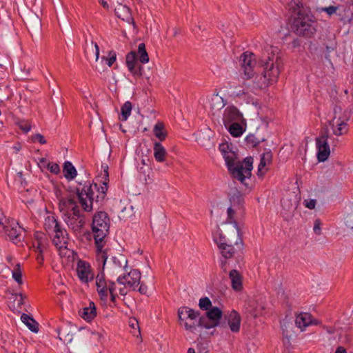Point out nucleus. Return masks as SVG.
<instances>
[{
  "label": "nucleus",
  "mask_w": 353,
  "mask_h": 353,
  "mask_svg": "<svg viewBox=\"0 0 353 353\" xmlns=\"http://www.w3.org/2000/svg\"><path fill=\"white\" fill-rule=\"evenodd\" d=\"M219 149L225 159L232 177L248 187V185L245 181L251 177L254 162L253 158L248 157L243 161H239L237 154L232 150L231 146L227 143H221Z\"/></svg>",
  "instance_id": "f257e3e1"
},
{
  "label": "nucleus",
  "mask_w": 353,
  "mask_h": 353,
  "mask_svg": "<svg viewBox=\"0 0 353 353\" xmlns=\"http://www.w3.org/2000/svg\"><path fill=\"white\" fill-rule=\"evenodd\" d=\"M101 167L103 169L105 181L101 187H99L97 183H92L84 185L81 190L79 188L76 190L79 202L85 212H91L94 208H99L105 199L108 190L107 181L109 177L108 166L102 165Z\"/></svg>",
  "instance_id": "f03ea898"
},
{
  "label": "nucleus",
  "mask_w": 353,
  "mask_h": 353,
  "mask_svg": "<svg viewBox=\"0 0 353 353\" xmlns=\"http://www.w3.org/2000/svg\"><path fill=\"white\" fill-rule=\"evenodd\" d=\"M290 9L292 10V30L296 35L312 37L316 32V22L307 8L298 1L294 2Z\"/></svg>",
  "instance_id": "7ed1b4c3"
},
{
  "label": "nucleus",
  "mask_w": 353,
  "mask_h": 353,
  "mask_svg": "<svg viewBox=\"0 0 353 353\" xmlns=\"http://www.w3.org/2000/svg\"><path fill=\"white\" fill-rule=\"evenodd\" d=\"M59 208L64 215V221L74 233L81 232L85 224V216L80 212L79 206L73 199L62 198Z\"/></svg>",
  "instance_id": "20e7f679"
},
{
  "label": "nucleus",
  "mask_w": 353,
  "mask_h": 353,
  "mask_svg": "<svg viewBox=\"0 0 353 353\" xmlns=\"http://www.w3.org/2000/svg\"><path fill=\"white\" fill-rule=\"evenodd\" d=\"M276 52H277V49L268 46L261 58L260 63L263 68L264 83L272 84L277 81L280 73L281 59L279 55L276 54Z\"/></svg>",
  "instance_id": "39448f33"
},
{
  "label": "nucleus",
  "mask_w": 353,
  "mask_h": 353,
  "mask_svg": "<svg viewBox=\"0 0 353 353\" xmlns=\"http://www.w3.org/2000/svg\"><path fill=\"white\" fill-rule=\"evenodd\" d=\"M233 231V239H230L225 234H219L214 236V241L218 245L222 256L225 259H230L233 256L236 250L243 249L242 239L240 236V229L236 226Z\"/></svg>",
  "instance_id": "423d86ee"
},
{
  "label": "nucleus",
  "mask_w": 353,
  "mask_h": 353,
  "mask_svg": "<svg viewBox=\"0 0 353 353\" xmlns=\"http://www.w3.org/2000/svg\"><path fill=\"white\" fill-rule=\"evenodd\" d=\"M110 219L105 212L96 213L92 218V231L94 234L96 248L99 250L105 244V238L109 233Z\"/></svg>",
  "instance_id": "0eeeda50"
},
{
  "label": "nucleus",
  "mask_w": 353,
  "mask_h": 353,
  "mask_svg": "<svg viewBox=\"0 0 353 353\" xmlns=\"http://www.w3.org/2000/svg\"><path fill=\"white\" fill-rule=\"evenodd\" d=\"M179 323L186 331L194 333L198 325L200 312L188 307H180L177 312Z\"/></svg>",
  "instance_id": "6e6552de"
},
{
  "label": "nucleus",
  "mask_w": 353,
  "mask_h": 353,
  "mask_svg": "<svg viewBox=\"0 0 353 353\" xmlns=\"http://www.w3.org/2000/svg\"><path fill=\"white\" fill-rule=\"evenodd\" d=\"M223 316L219 307H212L205 313V315L199 317L198 320L199 327L210 329L219 326L225 328L226 323L223 322Z\"/></svg>",
  "instance_id": "1a4fd4ad"
},
{
  "label": "nucleus",
  "mask_w": 353,
  "mask_h": 353,
  "mask_svg": "<svg viewBox=\"0 0 353 353\" xmlns=\"http://www.w3.org/2000/svg\"><path fill=\"white\" fill-rule=\"evenodd\" d=\"M298 203V198L294 192L288 193L281 199V214L285 219L288 220L293 216L294 212L297 208Z\"/></svg>",
  "instance_id": "9d476101"
},
{
  "label": "nucleus",
  "mask_w": 353,
  "mask_h": 353,
  "mask_svg": "<svg viewBox=\"0 0 353 353\" xmlns=\"http://www.w3.org/2000/svg\"><path fill=\"white\" fill-rule=\"evenodd\" d=\"M328 138V131L327 129H325L321 136L316 139L318 149L317 158L320 162L326 161L330 154V145L327 141Z\"/></svg>",
  "instance_id": "9b49d317"
},
{
  "label": "nucleus",
  "mask_w": 353,
  "mask_h": 353,
  "mask_svg": "<svg viewBox=\"0 0 353 353\" xmlns=\"http://www.w3.org/2000/svg\"><path fill=\"white\" fill-rule=\"evenodd\" d=\"M0 232H4L10 239V240L14 241V243H17L21 241V230L24 229L19 225L18 223L8 222L4 224L0 221Z\"/></svg>",
  "instance_id": "f8f14e48"
},
{
  "label": "nucleus",
  "mask_w": 353,
  "mask_h": 353,
  "mask_svg": "<svg viewBox=\"0 0 353 353\" xmlns=\"http://www.w3.org/2000/svg\"><path fill=\"white\" fill-rule=\"evenodd\" d=\"M254 54L252 52H245L240 57V61L242 70L243 71L244 78L246 79L253 77L254 67L255 65Z\"/></svg>",
  "instance_id": "ddd939ff"
},
{
  "label": "nucleus",
  "mask_w": 353,
  "mask_h": 353,
  "mask_svg": "<svg viewBox=\"0 0 353 353\" xmlns=\"http://www.w3.org/2000/svg\"><path fill=\"white\" fill-rule=\"evenodd\" d=\"M125 63L128 70L134 77H140L143 75V68L138 63L137 53L134 51L127 54Z\"/></svg>",
  "instance_id": "4468645a"
},
{
  "label": "nucleus",
  "mask_w": 353,
  "mask_h": 353,
  "mask_svg": "<svg viewBox=\"0 0 353 353\" xmlns=\"http://www.w3.org/2000/svg\"><path fill=\"white\" fill-rule=\"evenodd\" d=\"M223 121L224 125H228L235 122H243V118L242 114L235 106L230 105L223 111Z\"/></svg>",
  "instance_id": "2eb2a0df"
},
{
  "label": "nucleus",
  "mask_w": 353,
  "mask_h": 353,
  "mask_svg": "<svg viewBox=\"0 0 353 353\" xmlns=\"http://www.w3.org/2000/svg\"><path fill=\"white\" fill-rule=\"evenodd\" d=\"M223 322H225L226 327H230L232 332H238L240 330L241 316L239 314L232 310L228 314H225L223 318Z\"/></svg>",
  "instance_id": "dca6fc26"
},
{
  "label": "nucleus",
  "mask_w": 353,
  "mask_h": 353,
  "mask_svg": "<svg viewBox=\"0 0 353 353\" xmlns=\"http://www.w3.org/2000/svg\"><path fill=\"white\" fill-rule=\"evenodd\" d=\"M296 325L303 331L305 328L310 325H317L319 321L313 319L312 315L308 312H301L296 317Z\"/></svg>",
  "instance_id": "f3484780"
},
{
  "label": "nucleus",
  "mask_w": 353,
  "mask_h": 353,
  "mask_svg": "<svg viewBox=\"0 0 353 353\" xmlns=\"http://www.w3.org/2000/svg\"><path fill=\"white\" fill-rule=\"evenodd\" d=\"M48 246V239L47 236L41 232L34 233V242L33 247L36 252L43 253Z\"/></svg>",
  "instance_id": "a211bd4d"
},
{
  "label": "nucleus",
  "mask_w": 353,
  "mask_h": 353,
  "mask_svg": "<svg viewBox=\"0 0 353 353\" xmlns=\"http://www.w3.org/2000/svg\"><path fill=\"white\" fill-rule=\"evenodd\" d=\"M77 271L79 278L82 282L88 283L93 279V274L90 271V265L83 261H80L78 263Z\"/></svg>",
  "instance_id": "6ab92c4d"
},
{
  "label": "nucleus",
  "mask_w": 353,
  "mask_h": 353,
  "mask_svg": "<svg viewBox=\"0 0 353 353\" xmlns=\"http://www.w3.org/2000/svg\"><path fill=\"white\" fill-rule=\"evenodd\" d=\"M108 281L104 279L103 274H98L96 277V285L97 292L102 301H107L108 296Z\"/></svg>",
  "instance_id": "aec40b11"
},
{
  "label": "nucleus",
  "mask_w": 353,
  "mask_h": 353,
  "mask_svg": "<svg viewBox=\"0 0 353 353\" xmlns=\"http://www.w3.org/2000/svg\"><path fill=\"white\" fill-rule=\"evenodd\" d=\"M113 265L110 269V274L116 276L122 268L126 270L128 266V260L123 254H119L118 256L112 257Z\"/></svg>",
  "instance_id": "412c9836"
},
{
  "label": "nucleus",
  "mask_w": 353,
  "mask_h": 353,
  "mask_svg": "<svg viewBox=\"0 0 353 353\" xmlns=\"http://www.w3.org/2000/svg\"><path fill=\"white\" fill-rule=\"evenodd\" d=\"M247 312L253 318H256L263 314L264 306L254 299H250L246 303Z\"/></svg>",
  "instance_id": "4be33fe9"
},
{
  "label": "nucleus",
  "mask_w": 353,
  "mask_h": 353,
  "mask_svg": "<svg viewBox=\"0 0 353 353\" xmlns=\"http://www.w3.org/2000/svg\"><path fill=\"white\" fill-rule=\"evenodd\" d=\"M115 14L117 17L129 23H134V19L132 16L130 9L122 3H118L114 8Z\"/></svg>",
  "instance_id": "5701e85b"
},
{
  "label": "nucleus",
  "mask_w": 353,
  "mask_h": 353,
  "mask_svg": "<svg viewBox=\"0 0 353 353\" xmlns=\"http://www.w3.org/2000/svg\"><path fill=\"white\" fill-rule=\"evenodd\" d=\"M341 108L339 107H336L334 109V117L333 118V125L334 124L337 125V128L333 129V132L335 135L339 136L343 134V128L346 125L345 121L348 120V117L345 116V118L341 119V117L337 118V114L341 112Z\"/></svg>",
  "instance_id": "b1692460"
},
{
  "label": "nucleus",
  "mask_w": 353,
  "mask_h": 353,
  "mask_svg": "<svg viewBox=\"0 0 353 353\" xmlns=\"http://www.w3.org/2000/svg\"><path fill=\"white\" fill-rule=\"evenodd\" d=\"M79 315L85 321H91L97 316L95 304L90 301L88 306L83 307L79 311Z\"/></svg>",
  "instance_id": "393cba45"
},
{
  "label": "nucleus",
  "mask_w": 353,
  "mask_h": 353,
  "mask_svg": "<svg viewBox=\"0 0 353 353\" xmlns=\"http://www.w3.org/2000/svg\"><path fill=\"white\" fill-rule=\"evenodd\" d=\"M26 26L32 30H39L41 27V20L33 12H30L26 17Z\"/></svg>",
  "instance_id": "a878e982"
},
{
  "label": "nucleus",
  "mask_w": 353,
  "mask_h": 353,
  "mask_svg": "<svg viewBox=\"0 0 353 353\" xmlns=\"http://www.w3.org/2000/svg\"><path fill=\"white\" fill-rule=\"evenodd\" d=\"M128 279H131L133 280V282L131 281H126L125 283L127 284V287L131 288L133 290H136V288L140 284L141 280V272L139 270H132L128 274H126Z\"/></svg>",
  "instance_id": "bb28decb"
},
{
  "label": "nucleus",
  "mask_w": 353,
  "mask_h": 353,
  "mask_svg": "<svg viewBox=\"0 0 353 353\" xmlns=\"http://www.w3.org/2000/svg\"><path fill=\"white\" fill-rule=\"evenodd\" d=\"M154 157L157 162H163L167 156V151L163 145L160 142H154Z\"/></svg>",
  "instance_id": "cd10ccee"
},
{
  "label": "nucleus",
  "mask_w": 353,
  "mask_h": 353,
  "mask_svg": "<svg viewBox=\"0 0 353 353\" xmlns=\"http://www.w3.org/2000/svg\"><path fill=\"white\" fill-rule=\"evenodd\" d=\"M63 172L65 178L68 181L73 180L77 175V171L70 161L63 163Z\"/></svg>",
  "instance_id": "c85d7f7f"
},
{
  "label": "nucleus",
  "mask_w": 353,
  "mask_h": 353,
  "mask_svg": "<svg viewBox=\"0 0 353 353\" xmlns=\"http://www.w3.org/2000/svg\"><path fill=\"white\" fill-rule=\"evenodd\" d=\"M21 319L30 331L34 333L38 332L39 323L32 317L23 313L21 316Z\"/></svg>",
  "instance_id": "c756f323"
},
{
  "label": "nucleus",
  "mask_w": 353,
  "mask_h": 353,
  "mask_svg": "<svg viewBox=\"0 0 353 353\" xmlns=\"http://www.w3.org/2000/svg\"><path fill=\"white\" fill-rule=\"evenodd\" d=\"M230 279L232 282V287L236 291H239L242 288L241 277L239 272L236 270H232L229 274Z\"/></svg>",
  "instance_id": "7c9ffc66"
},
{
  "label": "nucleus",
  "mask_w": 353,
  "mask_h": 353,
  "mask_svg": "<svg viewBox=\"0 0 353 353\" xmlns=\"http://www.w3.org/2000/svg\"><path fill=\"white\" fill-rule=\"evenodd\" d=\"M241 122H235L225 127L228 129L230 134L234 137H240L245 131V128L241 123Z\"/></svg>",
  "instance_id": "2f4dec72"
},
{
  "label": "nucleus",
  "mask_w": 353,
  "mask_h": 353,
  "mask_svg": "<svg viewBox=\"0 0 353 353\" xmlns=\"http://www.w3.org/2000/svg\"><path fill=\"white\" fill-rule=\"evenodd\" d=\"M231 207L240 209L243 203V197L240 192L236 191L230 198Z\"/></svg>",
  "instance_id": "473e14b6"
},
{
  "label": "nucleus",
  "mask_w": 353,
  "mask_h": 353,
  "mask_svg": "<svg viewBox=\"0 0 353 353\" xmlns=\"http://www.w3.org/2000/svg\"><path fill=\"white\" fill-rule=\"evenodd\" d=\"M58 336L65 344L71 343L73 339V334L66 327L59 330Z\"/></svg>",
  "instance_id": "72a5a7b5"
},
{
  "label": "nucleus",
  "mask_w": 353,
  "mask_h": 353,
  "mask_svg": "<svg viewBox=\"0 0 353 353\" xmlns=\"http://www.w3.org/2000/svg\"><path fill=\"white\" fill-rule=\"evenodd\" d=\"M163 130L164 124L162 122L156 123L153 130L154 135L161 141H164L167 137V133L164 132Z\"/></svg>",
  "instance_id": "f704fd0d"
},
{
  "label": "nucleus",
  "mask_w": 353,
  "mask_h": 353,
  "mask_svg": "<svg viewBox=\"0 0 353 353\" xmlns=\"http://www.w3.org/2000/svg\"><path fill=\"white\" fill-rule=\"evenodd\" d=\"M59 225V223L57 222V221L53 216H48L45 219L44 226L46 230L48 231V232L50 231H53Z\"/></svg>",
  "instance_id": "c9c22d12"
},
{
  "label": "nucleus",
  "mask_w": 353,
  "mask_h": 353,
  "mask_svg": "<svg viewBox=\"0 0 353 353\" xmlns=\"http://www.w3.org/2000/svg\"><path fill=\"white\" fill-rule=\"evenodd\" d=\"M265 138H258L254 134H250L245 137V142L247 145L252 148L256 147L261 142L265 141Z\"/></svg>",
  "instance_id": "e433bc0d"
},
{
  "label": "nucleus",
  "mask_w": 353,
  "mask_h": 353,
  "mask_svg": "<svg viewBox=\"0 0 353 353\" xmlns=\"http://www.w3.org/2000/svg\"><path fill=\"white\" fill-rule=\"evenodd\" d=\"M132 105L130 101H126L121 106V120L126 121L129 116L130 115L132 110Z\"/></svg>",
  "instance_id": "4c0bfd02"
},
{
  "label": "nucleus",
  "mask_w": 353,
  "mask_h": 353,
  "mask_svg": "<svg viewBox=\"0 0 353 353\" xmlns=\"http://www.w3.org/2000/svg\"><path fill=\"white\" fill-rule=\"evenodd\" d=\"M138 54L139 55V61L142 63H146L149 61V57L145 50V46L141 43L138 46Z\"/></svg>",
  "instance_id": "58836bf2"
},
{
  "label": "nucleus",
  "mask_w": 353,
  "mask_h": 353,
  "mask_svg": "<svg viewBox=\"0 0 353 353\" xmlns=\"http://www.w3.org/2000/svg\"><path fill=\"white\" fill-rule=\"evenodd\" d=\"M224 106L225 103H223V100L221 97L216 96L215 97L212 98L210 101V108L212 110H221Z\"/></svg>",
  "instance_id": "ea45409f"
},
{
  "label": "nucleus",
  "mask_w": 353,
  "mask_h": 353,
  "mask_svg": "<svg viewBox=\"0 0 353 353\" xmlns=\"http://www.w3.org/2000/svg\"><path fill=\"white\" fill-rule=\"evenodd\" d=\"M13 279L19 284H22V272L20 263L15 265L12 272Z\"/></svg>",
  "instance_id": "a19ab883"
},
{
  "label": "nucleus",
  "mask_w": 353,
  "mask_h": 353,
  "mask_svg": "<svg viewBox=\"0 0 353 353\" xmlns=\"http://www.w3.org/2000/svg\"><path fill=\"white\" fill-rule=\"evenodd\" d=\"M199 306L201 310L208 311L212 307V302L208 297H203L199 299Z\"/></svg>",
  "instance_id": "79ce46f5"
},
{
  "label": "nucleus",
  "mask_w": 353,
  "mask_h": 353,
  "mask_svg": "<svg viewBox=\"0 0 353 353\" xmlns=\"http://www.w3.org/2000/svg\"><path fill=\"white\" fill-rule=\"evenodd\" d=\"M236 210H237V209L235 208L230 206L228 208V210H227V213H228L227 221L230 223H233L234 224L233 231L234 230H236L235 223H236V226L238 227L237 222L234 219V214H235Z\"/></svg>",
  "instance_id": "37998d69"
},
{
  "label": "nucleus",
  "mask_w": 353,
  "mask_h": 353,
  "mask_svg": "<svg viewBox=\"0 0 353 353\" xmlns=\"http://www.w3.org/2000/svg\"><path fill=\"white\" fill-rule=\"evenodd\" d=\"M55 233L54 236H58L62 241H68V235L65 230H63L61 228V226H58L57 228L52 231Z\"/></svg>",
  "instance_id": "c03bdc74"
},
{
  "label": "nucleus",
  "mask_w": 353,
  "mask_h": 353,
  "mask_svg": "<svg viewBox=\"0 0 353 353\" xmlns=\"http://www.w3.org/2000/svg\"><path fill=\"white\" fill-rule=\"evenodd\" d=\"M108 55H109L108 58L103 56L101 57V60H102V61H106L107 65H108V67H111L117 59V55H116L115 52H114V51H110Z\"/></svg>",
  "instance_id": "a18cd8bd"
},
{
  "label": "nucleus",
  "mask_w": 353,
  "mask_h": 353,
  "mask_svg": "<svg viewBox=\"0 0 353 353\" xmlns=\"http://www.w3.org/2000/svg\"><path fill=\"white\" fill-rule=\"evenodd\" d=\"M19 128L25 133L28 132L31 129V125L28 121L21 120L17 122Z\"/></svg>",
  "instance_id": "49530a36"
},
{
  "label": "nucleus",
  "mask_w": 353,
  "mask_h": 353,
  "mask_svg": "<svg viewBox=\"0 0 353 353\" xmlns=\"http://www.w3.org/2000/svg\"><path fill=\"white\" fill-rule=\"evenodd\" d=\"M272 153L270 150L265 151L261 155V161L267 165L272 162Z\"/></svg>",
  "instance_id": "de8ad7c7"
},
{
  "label": "nucleus",
  "mask_w": 353,
  "mask_h": 353,
  "mask_svg": "<svg viewBox=\"0 0 353 353\" xmlns=\"http://www.w3.org/2000/svg\"><path fill=\"white\" fill-rule=\"evenodd\" d=\"M52 243L58 248H66L68 244V241H62L58 236H54L52 239Z\"/></svg>",
  "instance_id": "09e8293b"
},
{
  "label": "nucleus",
  "mask_w": 353,
  "mask_h": 353,
  "mask_svg": "<svg viewBox=\"0 0 353 353\" xmlns=\"http://www.w3.org/2000/svg\"><path fill=\"white\" fill-rule=\"evenodd\" d=\"M97 259L98 261H101L103 263V268H104V265L108 259L107 254L105 251L103 250V248H101V250H99L98 248H97Z\"/></svg>",
  "instance_id": "8fccbe9b"
},
{
  "label": "nucleus",
  "mask_w": 353,
  "mask_h": 353,
  "mask_svg": "<svg viewBox=\"0 0 353 353\" xmlns=\"http://www.w3.org/2000/svg\"><path fill=\"white\" fill-rule=\"evenodd\" d=\"M47 167L50 172L57 174L60 172V168L56 163H48Z\"/></svg>",
  "instance_id": "3c124183"
},
{
  "label": "nucleus",
  "mask_w": 353,
  "mask_h": 353,
  "mask_svg": "<svg viewBox=\"0 0 353 353\" xmlns=\"http://www.w3.org/2000/svg\"><path fill=\"white\" fill-rule=\"evenodd\" d=\"M345 224L347 227L353 229V211L347 214L345 216Z\"/></svg>",
  "instance_id": "603ef678"
},
{
  "label": "nucleus",
  "mask_w": 353,
  "mask_h": 353,
  "mask_svg": "<svg viewBox=\"0 0 353 353\" xmlns=\"http://www.w3.org/2000/svg\"><path fill=\"white\" fill-rule=\"evenodd\" d=\"M32 141H37L41 144H46L47 143V141H46V139L44 138V137L42 134H39V133L33 135L32 137Z\"/></svg>",
  "instance_id": "864d4df0"
},
{
  "label": "nucleus",
  "mask_w": 353,
  "mask_h": 353,
  "mask_svg": "<svg viewBox=\"0 0 353 353\" xmlns=\"http://www.w3.org/2000/svg\"><path fill=\"white\" fill-rule=\"evenodd\" d=\"M339 341L343 344H347L352 341V339H351L350 336L347 334H341L340 336H339Z\"/></svg>",
  "instance_id": "5fc2aeb1"
},
{
  "label": "nucleus",
  "mask_w": 353,
  "mask_h": 353,
  "mask_svg": "<svg viewBox=\"0 0 353 353\" xmlns=\"http://www.w3.org/2000/svg\"><path fill=\"white\" fill-rule=\"evenodd\" d=\"M338 8H339V7H337V6H330L329 7L323 8L322 9V10L326 12V13L328 15L331 16L332 14H333L334 13H335L336 12Z\"/></svg>",
  "instance_id": "6e6d98bb"
},
{
  "label": "nucleus",
  "mask_w": 353,
  "mask_h": 353,
  "mask_svg": "<svg viewBox=\"0 0 353 353\" xmlns=\"http://www.w3.org/2000/svg\"><path fill=\"white\" fill-rule=\"evenodd\" d=\"M321 223L319 219H316L314 221L313 230L314 233L318 235L320 234L321 232Z\"/></svg>",
  "instance_id": "4d7b16f0"
},
{
  "label": "nucleus",
  "mask_w": 353,
  "mask_h": 353,
  "mask_svg": "<svg viewBox=\"0 0 353 353\" xmlns=\"http://www.w3.org/2000/svg\"><path fill=\"white\" fill-rule=\"evenodd\" d=\"M290 325H292L290 324L289 323H284L281 325V328L283 330V334L288 339L291 337V334H289V332L288 330V327H290Z\"/></svg>",
  "instance_id": "13d9d810"
},
{
  "label": "nucleus",
  "mask_w": 353,
  "mask_h": 353,
  "mask_svg": "<svg viewBox=\"0 0 353 353\" xmlns=\"http://www.w3.org/2000/svg\"><path fill=\"white\" fill-rule=\"evenodd\" d=\"M129 325L133 329L137 328L139 334H141L139 322L136 319H130L129 321Z\"/></svg>",
  "instance_id": "bf43d9fd"
},
{
  "label": "nucleus",
  "mask_w": 353,
  "mask_h": 353,
  "mask_svg": "<svg viewBox=\"0 0 353 353\" xmlns=\"http://www.w3.org/2000/svg\"><path fill=\"white\" fill-rule=\"evenodd\" d=\"M336 48V43H332L330 46L326 45V54H325V59H329V54L334 51Z\"/></svg>",
  "instance_id": "052dcab7"
},
{
  "label": "nucleus",
  "mask_w": 353,
  "mask_h": 353,
  "mask_svg": "<svg viewBox=\"0 0 353 353\" xmlns=\"http://www.w3.org/2000/svg\"><path fill=\"white\" fill-rule=\"evenodd\" d=\"M305 206L309 209H314L316 205V201L315 199H310L309 201H305Z\"/></svg>",
  "instance_id": "680f3d73"
},
{
  "label": "nucleus",
  "mask_w": 353,
  "mask_h": 353,
  "mask_svg": "<svg viewBox=\"0 0 353 353\" xmlns=\"http://www.w3.org/2000/svg\"><path fill=\"white\" fill-rule=\"evenodd\" d=\"M127 275L126 274H124L122 276H119L117 279V283H119V284H123L124 285L125 287H127V284L125 283V281H127Z\"/></svg>",
  "instance_id": "e2e57ef3"
},
{
  "label": "nucleus",
  "mask_w": 353,
  "mask_h": 353,
  "mask_svg": "<svg viewBox=\"0 0 353 353\" xmlns=\"http://www.w3.org/2000/svg\"><path fill=\"white\" fill-rule=\"evenodd\" d=\"M108 293H112L115 291V283L114 281H108Z\"/></svg>",
  "instance_id": "0e129e2a"
},
{
  "label": "nucleus",
  "mask_w": 353,
  "mask_h": 353,
  "mask_svg": "<svg viewBox=\"0 0 353 353\" xmlns=\"http://www.w3.org/2000/svg\"><path fill=\"white\" fill-rule=\"evenodd\" d=\"M138 291L142 294H145L148 292V288L145 284H141Z\"/></svg>",
  "instance_id": "69168bd1"
},
{
  "label": "nucleus",
  "mask_w": 353,
  "mask_h": 353,
  "mask_svg": "<svg viewBox=\"0 0 353 353\" xmlns=\"http://www.w3.org/2000/svg\"><path fill=\"white\" fill-rule=\"evenodd\" d=\"M94 44V48H95V60L97 61L99 59V47L97 45V43L92 42Z\"/></svg>",
  "instance_id": "338daca9"
},
{
  "label": "nucleus",
  "mask_w": 353,
  "mask_h": 353,
  "mask_svg": "<svg viewBox=\"0 0 353 353\" xmlns=\"http://www.w3.org/2000/svg\"><path fill=\"white\" fill-rule=\"evenodd\" d=\"M227 259H224L223 260L221 261V268L223 270L224 272H226L227 271Z\"/></svg>",
  "instance_id": "774afa93"
}]
</instances>
